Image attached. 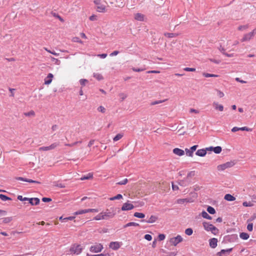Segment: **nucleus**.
<instances>
[{
  "instance_id": "obj_49",
  "label": "nucleus",
  "mask_w": 256,
  "mask_h": 256,
  "mask_svg": "<svg viewBox=\"0 0 256 256\" xmlns=\"http://www.w3.org/2000/svg\"><path fill=\"white\" fill-rule=\"evenodd\" d=\"M128 182V179L125 178V179L123 180H122L117 182L116 184H118V185H124V184H126Z\"/></svg>"
},
{
  "instance_id": "obj_57",
  "label": "nucleus",
  "mask_w": 256,
  "mask_h": 256,
  "mask_svg": "<svg viewBox=\"0 0 256 256\" xmlns=\"http://www.w3.org/2000/svg\"><path fill=\"white\" fill-rule=\"evenodd\" d=\"M184 70L186 72H195L196 68H185Z\"/></svg>"
},
{
  "instance_id": "obj_28",
  "label": "nucleus",
  "mask_w": 256,
  "mask_h": 256,
  "mask_svg": "<svg viewBox=\"0 0 256 256\" xmlns=\"http://www.w3.org/2000/svg\"><path fill=\"white\" fill-rule=\"evenodd\" d=\"M134 216L135 217L140 218H142L145 217L144 214L143 213L138 212H136L135 213H134Z\"/></svg>"
},
{
  "instance_id": "obj_35",
  "label": "nucleus",
  "mask_w": 256,
  "mask_h": 256,
  "mask_svg": "<svg viewBox=\"0 0 256 256\" xmlns=\"http://www.w3.org/2000/svg\"><path fill=\"white\" fill-rule=\"evenodd\" d=\"M122 198V196L121 194H118L116 196L111 197L110 198V200H120Z\"/></svg>"
},
{
  "instance_id": "obj_2",
  "label": "nucleus",
  "mask_w": 256,
  "mask_h": 256,
  "mask_svg": "<svg viewBox=\"0 0 256 256\" xmlns=\"http://www.w3.org/2000/svg\"><path fill=\"white\" fill-rule=\"evenodd\" d=\"M94 4L96 6V10L99 12H106V6L102 4V0H94Z\"/></svg>"
},
{
  "instance_id": "obj_50",
  "label": "nucleus",
  "mask_w": 256,
  "mask_h": 256,
  "mask_svg": "<svg viewBox=\"0 0 256 256\" xmlns=\"http://www.w3.org/2000/svg\"><path fill=\"white\" fill-rule=\"evenodd\" d=\"M195 175L194 171H191L188 174L187 177L186 178L188 180V178H192Z\"/></svg>"
},
{
  "instance_id": "obj_64",
  "label": "nucleus",
  "mask_w": 256,
  "mask_h": 256,
  "mask_svg": "<svg viewBox=\"0 0 256 256\" xmlns=\"http://www.w3.org/2000/svg\"><path fill=\"white\" fill-rule=\"evenodd\" d=\"M119 52L118 51V50H114V51L112 52L110 56H116L117 54H119Z\"/></svg>"
},
{
  "instance_id": "obj_26",
  "label": "nucleus",
  "mask_w": 256,
  "mask_h": 256,
  "mask_svg": "<svg viewBox=\"0 0 256 256\" xmlns=\"http://www.w3.org/2000/svg\"><path fill=\"white\" fill-rule=\"evenodd\" d=\"M240 237L242 240H248L249 238V234L246 232H242L240 234Z\"/></svg>"
},
{
  "instance_id": "obj_23",
  "label": "nucleus",
  "mask_w": 256,
  "mask_h": 256,
  "mask_svg": "<svg viewBox=\"0 0 256 256\" xmlns=\"http://www.w3.org/2000/svg\"><path fill=\"white\" fill-rule=\"evenodd\" d=\"M201 216L208 220H212V218L206 211L203 210L201 213Z\"/></svg>"
},
{
  "instance_id": "obj_4",
  "label": "nucleus",
  "mask_w": 256,
  "mask_h": 256,
  "mask_svg": "<svg viewBox=\"0 0 256 256\" xmlns=\"http://www.w3.org/2000/svg\"><path fill=\"white\" fill-rule=\"evenodd\" d=\"M234 163L233 162H228L224 164L218 165L217 168L219 171H223L228 168H230L234 166Z\"/></svg>"
},
{
  "instance_id": "obj_3",
  "label": "nucleus",
  "mask_w": 256,
  "mask_h": 256,
  "mask_svg": "<svg viewBox=\"0 0 256 256\" xmlns=\"http://www.w3.org/2000/svg\"><path fill=\"white\" fill-rule=\"evenodd\" d=\"M102 215L105 218L104 220H108L114 217L116 212L114 209L106 210L105 212H102Z\"/></svg>"
},
{
  "instance_id": "obj_11",
  "label": "nucleus",
  "mask_w": 256,
  "mask_h": 256,
  "mask_svg": "<svg viewBox=\"0 0 256 256\" xmlns=\"http://www.w3.org/2000/svg\"><path fill=\"white\" fill-rule=\"evenodd\" d=\"M217 244L218 240L216 238H212L209 240L210 246L212 248H214L216 247L218 245Z\"/></svg>"
},
{
  "instance_id": "obj_46",
  "label": "nucleus",
  "mask_w": 256,
  "mask_h": 256,
  "mask_svg": "<svg viewBox=\"0 0 256 256\" xmlns=\"http://www.w3.org/2000/svg\"><path fill=\"white\" fill-rule=\"evenodd\" d=\"M88 82V80L86 79L82 78L80 80V83L82 86H84Z\"/></svg>"
},
{
  "instance_id": "obj_47",
  "label": "nucleus",
  "mask_w": 256,
  "mask_h": 256,
  "mask_svg": "<svg viewBox=\"0 0 256 256\" xmlns=\"http://www.w3.org/2000/svg\"><path fill=\"white\" fill-rule=\"evenodd\" d=\"M242 205L244 206L248 207V206H254V204L250 202H244L242 203Z\"/></svg>"
},
{
  "instance_id": "obj_41",
  "label": "nucleus",
  "mask_w": 256,
  "mask_h": 256,
  "mask_svg": "<svg viewBox=\"0 0 256 256\" xmlns=\"http://www.w3.org/2000/svg\"><path fill=\"white\" fill-rule=\"evenodd\" d=\"M118 96H120V98L121 99V101H122L127 98L128 95L126 94H124V92H121L118 94Z\"/></svg>"
},
{
  "instance_id": "obj_6",
  "label": "nucleus",
  "mask_w": 256,
  "mask_h": 256,
  "mask_svg": "<svg viewBox=\"0 0 256 256\" xmlns=\"http://www.w3.org/2000/svg\"><path fill=\"white\" fill-rule=\"evenodd\" d=\"M103 249V246L100 244H96L94 246H92L90 248L91 252L98 253L100 252Z\"/></svg>"
},
{
  "instance_id": "obj_53",
  "label": "nucleus",
  "mask_w": 256,
  "mask_h": 256,
  "mask_svg": "<svg viewBox=\"0 0 256 256\" xmlns=\"http://www.w3.org/2000/svg\"><path fill=\"white\" fill-rule=\"evenodd\" d=\"M12 220V218L10 217L5 218L3 220V222L5 224H7L10 222Z\"/></svg>"
},
{
  "instance_id": "obj_32",
  "label": "nucleus",
  "mask_w": 256,
  "mask_h": 256,
  "mask_svg": "<svg viewBox=\"0 0 256 256\" xmlns=\"http://www.w3.org/2000/svg\"><path fill=\"white\" fill-rule=\"evenodd\" d=\"M104 219H105V218L102 215V212H100V214H98L94 218V220H104Z\"/></svg>"
},
{
  "instance_id": "obj_55",
  "label": "nucleus",
  "mask_w": 256,
  "mask_h": 256,
  "mask_svg": "<svg viewBox=\"0 0 256 256\" xmlns=\"http://www.w3.org/2000/svg\"><path fill=\"white\" fill-rule=\"evenodd\" d=\"M39 150H44V151H47V150H50L49 146H42L39 148Z\"/></svg>"
},
{
  "instance_id": "obj_18",
  "label": "nucleus",
  "mask_w": 256,
  "mask_h": 256,
  "mask_svg": "<svg viewBox=\"0 0 256 256\" xmlns=\"http://www.w3.org/2000/svg\"><path fill=\"white\" fill-rule=\"evenodd\" d=\"M202 225L204 230L208 232L210 231V230L211 229L212 226H213L212 224H210L209 222H202Z\"/></svg>"
},
{
  "instance_id": "obj_25",
  "label": "nucleus",
  "mask_w": 256,
  "mask_h": 256,
  "mask_svg": "<svg viewBox=\"0 0 256 256\" xmlns=\"http://www.w3.org/2000/svg\"><path fill=\"white\" fill-rule=\"evenodd\" d=\"M93 177V174L92 173H88L86 176H84L80 178L82 180H90Z\"/></svg>"
},
{
  "instance_id": "obj_38",
  "label": "nucleus",
  "mask_w": 256,
  "mask_h": 256,
  "mask_svg": "<svg viewBox=\"0 0 256 256\" xmlns=\"http://www.w3.org/2000/svg\"><path fill=\"white\" fill-rule=\"evenodd\" d=\"M166 100H167L166 99L164 100H156V101L152 102L150 104L151 106H154L156 104H160L162 102H166Z\"/></svg>"
},
{
  "instance_id": "obj_59",
  "label": "nucleus",
  "mask_w": 256,
  "mask_h": 256,
  "mask_svg": "<svg viewBox=\"0 0 256 256\" xmlns=\"http://www.w3.org/2000/svg\"><path fill=\"white\" fill-rule=\"evenodd\" d=\"M144 238L148 241H150L152 240V236L149 234H146L144 236Z\"/></svg>"
},
{
  "instance_id": "obj_63",
  "label": "nucleus",
  "mask_w": 256,
  "mask_h": 256,
  "mask_svg": "<svg viewBox=\"0 0 256 256\" xmlns=\"http://www.w3.org/2000/svg\"><path fill=\"white\" fill-rule=\"evenodd\" d=\"M42 201L44 202H50L52 201V199L48 198H42Z\"/></svg>"
},
{
  "instance_id": "obj_60",
  "label": "nucleus",
  "mask_w": 256,
  "mask_h": 256,
  "mask_svg": "<svg viewBox=\"0 0 256 256\" xmlns=\"http://www.w3.org/2000/svg\"><path fill=\"white\" fill-rule=\"evenodd\" d=\"M88 212H98V209L96 208H88L87 209Z\"/></svg>"
},
{
  "instance_id": "obj_29",
  "label": "nucleus",
  "mask_w": 256,
  "mask_h": 256,
  "mask_svg": "<svg viewBox=\"0 0 256 256\" xmlns=\"http://www.w3.org/2000/svg\"><path fill=\"white\" fill-rule=\"evenodd\" d=\"M210 232H211L214 234L216 235L218 233V230L213 225Z\"/></svg>"
},
{
  "instance_id": "obj_9",
  "label": "nucleus",
  "mask_w": 256,
  "mask_h": 256,
  "mask_svg": "<svg viewBox=\"0 0 256 256\" xmlns=\"http://www.w3.org/2000/svg\"><path fill=\"white\" fill-rule=\"evenodd\" d=\"M232 250V248H230L226 250H222L220 252L216 253L218 256H228Z\"/></svg>"
},
{
  "instance_id": "obj_37",
  "label": "nucleus",
  "mask_w": 256,
  "mask_h": 256,
  "mask_svg": "<svg viewBox=\"0 0 256 256\" xmlns=\"http://www.w3.org/2000/svg\"><path fill=\"white\" fill-rule=\"evenodd\" d=\"M189 182H188L186 178H185L183 180H180V182H179V184L180 186H186L188 184Z\"/></svg>"
},
{
  "instance_id": "obj_13",
  "label": "nucleus",
  "mask_w": 256,
  "mask_h": 256,
  "mask_svg": "<svg viewBox=\"0 0 256 256\" xmlns=\"http://www.w3.org/2000/svg\"><path fill=\"white\" fill-rule=\"evenodd\" d=\"M54 76L52 74H48L47 76L44 79V84L48 85L50 84L52 82V78H53Z\"/></svg>"
},
{
  "instance_id": "obj_58",
  "label": "nucleus",
  "mask_w": 256,
  "mask_h": 256,
  "mask_svg": "<svg viewBox=\"0 0 256 256\" xmlns=\"http://www.w3.org/2000/svg\"><path fill=\"white\" fill-rule=\"evenodd\" d=\"M240 130L251 131V129L246 126L240 128Z\"/></svg>"
},
{
  "instance_id": "obj_34",
  "label": "nucleus",
  "mask_w": 256,
  "mask_h": 256,
  "mask_svg": "<svg viewBox=\"0 0 256 256\" xmlns=\"http://www.w3.org/2000/svg\"><path fill=\"white\" fill-rule=\"evenodd\" d=\"M164 35L166 36H167L168 38H172L178 35V34L174 33L166 32L164 34Z\"/></svg>"
},
{
  "instance_id": "obj_14",
  "label": "nucleus",
  "mask_w": 256,
  "mask_h": 256,
  "mask_svg": "<svg viewBox=\"0 0 256 256\" xmlns=\"http://www.w3.org/2000/svg\"><path fill=\"white\" fill-rule=\"evenodd\" d=\"M192 202L193 200L191 198H186L178 199L176 202L178 204H183L184 202Z\"/></svg>"
},
{
  "instance_id": "obj_48",
  "label": "nucleus",
  "mask_w": 256,
  "mask_h": 256,
  "mask_svg": "<svg viewBox=\"0 0 256 256\" xmlns=\"http://www.w3.org/2000/svg\"><path fill=\"white\" fill-rule=\"evenodd\" d=\"M186 150V154L189 156H191L192 157L193 156V153L190 149H188V148H186L185 150Z\"/></svg>"
},
{
  "instance_id": "obj_20",
  "label": "nucleus",
  "mask_w": 256,
  "mask_h": 256,
  "mask_svg": "<svg viewBox=\"0 0 256 256\" xmlns=\"http://www.w3.org/2000/svg\"><path fill=\"white\" fill-rule=\"evenodd\" d=\"M134 18L137 20L142 22L144 20V15L140 13H136L134 14Z\"/></svg>"
},
{
  "instance_id": "obj_36",
  "label": "nucleus",
  "mask_w": 256,
  "mask_h": 256,
  "mask_svg": "<svg viewBox=\"0 0 256 256\" xmlns=\"http://www.w3.org/2000/svg\"><path fill=\"white\" fill-rule=\"evenodd\" d=\"M207 211L210 214H214L216 213V210H214V208L211 206H208L207 208Z\"/></svg>"
},
{
  "instance_id": "obj_5",
  "label": "nucleus",
  "mask_w": 256,
  "mask_h": 256,
  "mask_svg": "<svg viewBox=\"0 0 256 256\" xmlns=\"http://www.w3.org/2000/svg\"><path fill=\"white\" fill-rule=\"evenodd\" d=\"M182 238L180 235H178L176 237L170 238V243L174 246H176L178 244L182 242Z\"/></svg>"
},
{
  "instance_id": "obj_17",
  "label": "nucleus",
  "mask_w": 256,
  "mask_h": 256,
  "mask_svg": "<svg viewBox=\"0 0 256 256\" xmlns=\"http://www.w3.org/2000/svg\"><path fill=\"white\" fill-rule=\"evenodd\" d=\"M173 152L178 156H182L184 154V151L180 148H175L173 150Z\"/></svg>"
},
{
  "instance_id": "obj_8",
  "label": "nucleus",
  "mask_w": 256,
  "mask_h": 256,
  "mask_svg": "<svg viewBox=\"0 0 256 256\" xmlns=\"http://www.w3.org/2000/svg\"><path fill=\"white\" fill-rule=\"evenodd\" d=\"M121 244L122 242H112L110 243L109 248L114 250H117L120 248Z\"/></svg>"
},
{
  "instance_id": "obj_52",
  "label": "nucleus",
  "mask_w": 256,
  "mask_h": 256,
  "mask_svg": "<svg viewBox=\"0 0 256 256\" xmlns=\"http://www.w3.org/2000/svg\"><path fill=\"white\" fill-rule=\"evenodd\" d=\"M98 110L102 113H104L106 112V108L103 106H100L98 108Z\"/></svg>"
},
{
  "instance_id": "obj_44",
  "label": "nucleus",
  "mask_w": 256,
  "mask_h": 256,
  "mask_svg": "<svg viewBox=\"0 0 256 256\" xmlns=\"http://www.w3.org/2000/svg\"><path fill=\"white\" fill-rule=\"evenodd\" d=\"M193 233V230L191 228H186L185 230V234L188 236H191Z\"/></svg>"
},
{
  "instance_id": "obj_19",
  "label": "nucleus",
  "mask_w": 256,
  "mask_h": 256,
  "mask_svg": "<svg viewBox=\"0 0 256 256\" xmlns=\"http://www.w3.org/2000/svg\"><path fill=\"white\" fill-rule=\"evenodd\" d=\"M206 154V149H200L198 150L196 152V154L200 156H204Z\"/></svg>"
},
{
  "instance_id": "obj_12",
  "label": "nucleus",
  "mask_w": 256,
  "mask_h": 256,
  "mask_svg": "<svg viewBox=\"0 0 256 256\" xmlns=\"http://www.w3.org/2000/svg\"><path fill=\"white\" fill-rule=\"evenodd\" d=\"M16 180H22L24 182H32V183H35V184H40V182L36 180H34L30 179H28L26 178L22 177H17L16 178Z\"/></svg>"
},
{
  "instance_id": "obj_43",
  "label": "nucleus",
  "mask_w": 256,
  "mask_h": 256,
  "mask_svg": "<svg viewBox=\"0 0 256 256\" xmlns=\"http://www.w3.org/2000/svg\"><path fill=\"white\" fill-rule=\"evenodd\" d=\"M87 212H88L87 209L82 210H78V211L75 212L74 214L78 215V214H82L87 213Z\"/></svg>"
},
{
  "instance_id": "obj_10",
  "label": "nucleus",
  "mask_w": 256,
  "mask_h": 256,
  "mask_svg": "<svg viewBox=\"0 0 256 256\" xmlns=\"http://www.w3.org/2000/svg\"><path fill=\"white\" fill-rule=\"evenodd\" d=\"M134 208V206L133 204L128 203V202H126V203H124L123 206H122V210H124V211L128 210H131L133 209Z\"/></svg>"
},
{
  "instance_id": "obj_21",
  "label": "nucleus",
  "mask_w": 256,
  "mask_h": 256,
  "mask_svg": "<svg viewBox=\"0 0 256 256\" xmlns=\"http://www.w3.org/2000/svg\"><path fill=\"white\" fill-rule=\"evenodd\" d=\"M224 198L230 202L234 201L236 200L235 197H234L233 196L231 195L230 194H226L224 196Z\"/></svg>"
},
{
  "instance_id": "obj_15",
  "label": "nucleus",
  "mask_w": 256,
  "mask_h": 256,
  "mask_svg": "<svg viewBox=\"0 0 256 256\" xmlns=\"http://www.w3.org/2000/svg\"><path fill=\"white\" fill-rule=\"evenodd\" d=\"M28 202L32 206H36L39 204L40 199L38 198H30Z\"/></svg>"
},
{
  "instance_id": "obj_16",
  "label": "nucleus",
  "mask_w": 256,
  "mask_h": 256,
  "mask_svg": "<svg viewBox=\"0 0 256 256\" xmlns=\"http://www.w3.org/2000/svg\"><path fill=\"white\" fill-rule=\"evenodd\" d=\"M158 220V217L155 216H151L150 218L148 220H142L141 221L142 222H146L147 223H154Z\"/></svg>"
},
{
  "instance_id": "obj_22",
  "label": "nucleus",
  "mask_w": 256,
  "mask_h": 256,
  "mask_svg": "<svg viewBox=\"0 0 256 256\" xmlns=\"http://www.w3.org/2000/svg\"><path fill=\"white\" fill-rule=\"evenodd\" d=\"M215 109L218 110L220 112H222L224 110V106L222 104H219L218 103L216 102H214L213 103Z\"/></svg>"
},
{
  "instance_id": "obj_1",
  "label": "nucleus",
  "mask_w": 256,
  "mask_h": 256,
  "mask_svg": "<svg viewBox=\"0 0 256 256\" xmlns=\"http://www.w3.org/2000/svg\"><path fill=\"white\" fill-rule=\"evenodd\" d=\"M83 248H82L80 244H73L71 246L70 248V254H80Z\"/></svg>"
},
{
  "instance_id": "obj_31",
  "label": "nucleus",
  "mask_w": 256,
  "mask_h": 256,
  "mask_svg": "<svg viewBox=\"0 0 256 256\" xmlns=\"http://www.w3.org/2000/svg\"><path fill=\"white\" fill-rule=\"evenodd\" d=\"M60 145L59 142H54L52 144H51L50 146H49L50 150H52L56 148L57 146H58Z\"/></svg>"
},
{
  "instance_id": "obj_61",
  "label": "nucleus",
  "mask_w": 256,
  "mask_h": 256,
  "mask_svg": "<svg viewBox=\"0 0 256 256\" xmlns=\"http://www.w3.org/2000/svg\"><path fill=\"white\" fill-rule=\"evenodd\" d=\"M73 42H77L82 44V41L78 38V37H74L72 39Z\"/></svg>"
},
{
  "instance_id": "obj_7",
  "label": "nucleus",
  "mask_w": 256,
  "mask_h": 256,
  "mask_svg": "<svg viewBox=\"0 0 256 256\" xmlns=\"http://www.w3.org/2000/svg\"><path fill=\"white\" fill-rule=\"evenodd\" d=\"M256 33V28H254L252 32L244 34L241 40V42H244L250 40L254 36Z\"/></svg>"
},
{
  "instance_id": "obj_45",
  "label": "nucleus",
  "mask_w": 256,
  "mask_h": 256,
  "mask_svg": "<svg viewBox=\"0 0 256 256\" xmlns=\"http://www.w3.org/2000/svg\"><path fill=\"white\" fill-rule=\"evenodd\" d=\"M82 142V141H78V142H76L72 144H66L64 145L66 146H73L76 145L78 144H81Z\"/></svg>"
},
{
  "instance_id": "obj_24",
  "label": "nucleus",
  "mask_w": 256,
  "mask_h": 256,
  "mask_svg": "<svg viewBox=\"0 0 256 256\" xmlns=\"http://www.w3.org/2000/svg\"><path fill=\"white\" fill-rule=\"evenodd\" d=\"M93 76L98 80H101L104 79L103 76L99 73H94Z\"/></svg>"
},
{
  "instance_id": "obj_42",
  "label": "nucleus",
  "mask_w": 256,
  "mask_h": 256,
  "mask_svg": "<svg viewBox=\"0 0 256 256\" xmlns=\"http://www.w3.org/2000/svg\"><path fill=\"white\" fill-rule=\"evenodd\" d=\"M203 76L206 77V78H209V77H218V75H216V74H208V73H203Z\"/></svg>"
},
{
  "instance_id": "obj_30",
  "label": "nucleus",
  "mask_w": 256,
  "mask_h": 256,
  "mask_svg": "<svg viewBox=\"0 0 256 256\" xmlns=\"http://www.w3.org/2000/svg\"><path fill=\"white\" fill-rule=\"evenodd\" d=\"M210 232H211L214 234L216 235L218 233V230L213 225Z\"/></svg>"
},
{
  "instance_id": "obj_54",
  "label": "nucleus",
  "mask_w": 256,
  "mask_h": 256,
  "mask_svg": "<svg viewBox=\"0 0 256 256\" xmlns=\"http://www.w3.org/2000/svg\"><path fill=\"white\" fill-rule=\"evenodd\" d=\"M216 92H217V94L220 98H222L224 96V94L220 90H216Z\"/></svg>"
},
{
  "instance_id": "obj_56",
  "label": "nucleus",
  "mask_w": 256,
  "mask_h": 256,
  "mask_svg": "<svg viewBox=\"0 0 256 256\" xmlns=\"http://www.w3.org/2000/svg\"><path fill=\"white\" fill-rule=\"evenodd\" d=\"M247 229L250 232L252 231L253 230V224L252 223L248 224L247 226Z\"/></svg>"
},
{
  "instance_id": "obj_51",
  "label": "nucleus",
  "mask_w": 256,
  "mask_h": 256,
  "mask_svg": "<svg viewBox=\"0 0 256 256\" xmlns=\"http://www.w3.org/2000/svg\"><path fill=\"white\" fill-rule=\"evenodd\" d=\"M248 27V25L240 26L238 27V30H244L247 29Z\"/></svg>"
},
{
  "instance_id": "obj_33",
  "label": "nucleus",
  "mask_w": 256,
  "mask_h": 256,
  "mask_svg": "<svg viewBox=\"0 0 256 256\" xmlns=\"http://www.w3.org/2000/svg\"><path fill=\"white\" fill-rule=\"evenodd\" d=\"M0 198L2 200V201H6V200H12V198L10 197H8L7 196H6V195H4L3 194H0Z\"/></svg>"
},
{
  "instance_id": "obj_39",
  "label": "nucleus",
  "mask_w": 256,
  "mask_h": 256,
  "mask_svg": "<svg viewBox=\"0 0 256 256\" xmlns=\"http://www.w3.org/2000/svg\"><path fill=\"white\" fill-rule=\"evenodd\" d=\"M222 148L220 146H217L214 148L213 151L214 152V153L218 154L220 153V152H222Z\"/></svg>"
},
{
  "instance_id": "obj_40",
  "label": "nucleus",
  "mask_w": 256,
  "mask_h": 256,
  "mask_svg": "<svg viewBox=\"0 0 256 256\" xmlns=\"http://www.w3.org/2000/svg\"><path fill=\"white\" fill-rule=\"evenodd\" d=\"M123 136V134H116L113 138L114 142H116L120 140Z\"/></svg>"
},
{
  "instance_id": "obj_27",
  "label": "nucleus",
  "mask_w": 256,
  "mask_h": 256,
  "mask_svg": "<svg viewBox=\"0 0 256 256\" xmlns=\"http://www.w3.org/2000/svg\"><path fill=\"white\" fill-rule=\"evenodd\" d=\"M140 226L139 224L138 223H136L134 222H130L124 225V228H126L128 226Z\"/></svg>"
},
{
  "instance_id": "obj_62",
  "label": "nucleus",
  "mask_w": 256,
  "mask_h": 256,
  "mask_svg": "<svg viewBox=\"0 0 256 256\" xmlns=\"http://www.w3.org/2000/svg\"><path fill=\"white\" fill-rule=\"evenodd\" d=\"M158 240H163L165 238H166V236L164 234H160L158 236Z\"/></svg>"
}]
</instances>
